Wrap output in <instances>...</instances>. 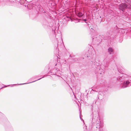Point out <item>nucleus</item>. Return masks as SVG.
I'll return each instance as SVG.
<instances>
[{
    "label": "nucleus",
    "mask_w": 131,
    "mask_h": 131,
    "mask_svg": "<svg viewBox=\"0 0 131 131\" xmlns=\"http://www.w3.org/2000/svg\"><path fill=\"white\" fill-rule=\"evenodd\" d=\"M83 129L84 130V131H87V126L85 125V126L84 127Z\"/></svg>",
    "instance_id": "16"
},
{
    "label": "nucleus",
    "mask_w": 131,
    "mask_h": 131,
    "mask_svg": "<svg viewBox=\"0 0 131 131\" xmlns=\"http://www.w3.org/2000/svg\"><path fill=\"white\" fill-rule=\"evenodd\" d=\"M55 85H55V84H54V86H55Z\"/></svg>",
    "instance_id": "34"
},
{
    "label": "nucleus",
    "mask_w": 131,
    "mask_h": 131,
    "mask_svg": "<svg viewBox=\"0 0 131 131\" xmlns=\"http://www.w3.org/2000/svg\"><path fill=\"white\" fill-rule=\"evenodd\" d=\"M26 0H20L19 2L20 3L21 2H22V3H24L25 1H26Z\"/></svg>",
    "instance_id": "18"
},
{
    "label": "nucleus",
    "mask_w": 131,
    "mask_h": 131,
    "mask_svg": "<svg viewBox=\"0 0 131 131\" xmlns=\"http://www.w3.org/2000/svg\"><path fill=\"white\" fill-rule=\"evenodd\" d=\"M44 13H45V11H44Z\"/></svg>",
    "instance_id": "33"
},
{
    "label": "nucleus",
    "mask_w": 131,
    "mask_h": 131,
    "mask_svg": "<svg viewBox=\"0 0 131 131\" xmlns=\"http://www.w3.org/2000/svg\"><path fill=\"white\" fill-rule=\"evenodd\" d=\"M16 85V84H13L10 85L11 87H13L14 86H15ZM9 85H5L4 87H8V86H9Z\"/></svg>",
    "instance_id": "15"
},
{
    "label": "nucleus",
    "mask_w": 131,
    "mask_h": 131,
    "mask_svg": "<svg viewBox=\"0 0 131 131\" xmlns=\"http://www.w3.org/2000/svg\"><path fill=\"white\" fill-rule=\"evenodd\" d=\"M85 57L87 56V57H90L91 58H92V56L91 54H89V55H88V54L87 55H85Z\"/></svg>",
    "instance_id": "17"
},
{
    "label": "nucleus",
    "mask_w": 131,
    "mask_h": 131,
    "mask_svg": "<svg viewBox=\"0 0 131 131\" xmlns=\"http://www.w3.org/2000/svg\"><path fill=\"white\" fill-rule=\"evenodd\" d=\"M117 71L116 73L115 78L119 82H122L125 79V77L123 75V70L121 69L117 68Z\"/></svg>",
    "instance_id": "2"
},
{
    "label": "nucleus",
    "mask_w": 131,
    "mask_h": 131,
    "mask_svg": "<svg viewBox=\"0 0 131 131\" xmlns=\"http://www.w3.org/2000/svg\"><path fill=\"white\" fill-rule=\"evenodd\" d=\"M118 9L123 12H125L126 10L127 12L131 11V6L125 4H121L118 6Z\"/></svg>",
    "instance_id": "3"
},
{
    "label": "nucleus",
    "mask_w": 131,
    "mask_h": 131,
    "mask_svg": "<svg viewBox=\"0 0 131 131\" xmlns=\"http://www.w3.org/2000/svg\"><path fill=\"white\" fill-rule=\"evenodd\" d=\"M46 76V75H44L42 77H41V78L39 79H37V80H36L35 81H32V82H30L27 83H24L19 84H18V85H24V84H28L31 83H33V82H36V81H38V80H40L41 79L44 78Z\"/></svg>",
    "instance_id": "12"
},
{
    "label": "nucleus",
    "mask_w": 131,
    "mask_h": 131,
    "mask_svg": "<svg viewBox=\"0 0 131 131\" xmlns=\"http://www.w3.org/2000/svg\"><path fill=\"white\" fill-rule=\"evenodd\" d=\"M96 102V101L95 100L91 105V110L92 112L90 116V120L92 121L91 128L92 130L95 131H103V125L101 124L100 119H97V113L94 110V106Z\"/></svg>",
    "instance_id": "1"
},
{
    "label": "nucleus",
    "mask_w": 131,
    "mask_h": 131,
    "mask_svg": "<svg viewBox=\"0 0 131 131\" xmlns=\"http://www.w3.org/2000/svg\"><path fill=\"white\" fill-rule=\"evenodd\" d=\"M108 52L110 54H113L114 53V50L112 47H109L108 49Z\"/></svg>",
    "instance_id": "10"
},
{
    "label": "nucleus",
    "mask_w": 131,
    "mask_h": 131,
    "mask_svg": "<svg viewBox=\"0 0 131 131\" xmlns=\"http://www.w3.org/2000/svg\"><path fill=\"white\" fill-rule=\"evenodd\" d=\"M111 32V31H109V32H107V34L108 35V34L109 35H110V33Z\"/></svg>",
    "instance_id": "22"
},
{
    "label": "nucleus",
    "mask_w": 131,
    "mask_h": 131,
    "mask_svg": "<svg viewBox=\"0 0 131 131\" xmlns=\"http://www.w3.org/2000/svg\"><path fill=\"white\" fill-rule=\"evenodd\" d=\"M4 115L2 113L0 112V117H1L2 116H3Z\"/></svg>",
    "instance_id": "20"
},
{
    "label": "nucleus",
    "mask_w": 131,
    "mask_h": 131,
    "mask_svg": "<svg viewBox=\"0 0 131 131\" xmlns=\"http://www.w3.org/2000/svg\"><path fill=\"white\" fill-rule=\"evenodd\" d=\"M47 15H49V17L50 18V17H51V16H50V15H49V13H48Z\"/></svg>",
    "instance_id": "23"
},
{
    "label": "nucleus",
    "mask_w": 131,
    "mask_h": 131,
    "mask_svg": "<svg viewBox=\"0 0 131 131\" xmlns=\"http://www.w3.org/2000/svg\"><path fill=\"white\" fill-rule=\"evenodd\" d=\"M100 18H101V16H100Z\"/></svg>",
    "instance_id": "31"
},
{
    "label": "nucleus",
    "mask_w": 131,
    "mask_h": 131,
    "mask_svg": "<svg viewBox=\"0 0 131 131\" xmlns=\"http://www.w3.org/2000/svg\"><path fill=\"white\" fill-rule=\"evenodd\" d=\"M74 96L75 97V95H74Z\"/></svg>",
    "instance_id": "32"
},
{
    "label": "nucleus",
    "mask_w": 131,
    "mask_h": 131,
    "mask_svg": "<svg viewBox=\"0 0 131 131\" xmlns=\"http://www.w3.org/2000/svg\"><path fill=\"white\" fill-rule=\"evenodd\" d=\"M69 16H68V18H69Z\"/></svg>",
    "instance_id": "28"
},
{
    "label": "nucleus",
    "mask_w": 131,
    "mask_h": 131,
    "mask_svg": "<svg viewBox=\"0 0 131 131\" xmlns=\"http://www.w3.org/2000/svg\"><path fill=\"white\" fill-rule=\"evenodd\" d=\"M40 9H41V8H40Z\"/></svg>",
    "instance_id": "27"
},
{
    "label": "nucleus",
    "mask_w": 131,
    "mask_h": 131,
    "mask_svg": "<svg viewBox=\"0 0 131 131\" xmlns=\"http://www.w3.org/2000/svg\"><path fill=\"white\" fill-rule=\"evenodd\" d=\"M115 28H116L117 31H118L117 33V35L115 36V37L118 38L122 37L123 34L125 33L124 30L123 29L119 28L116 26H115Z\"/></svg>",
    "instance_id": "5"
},
{
    "label": "nucleus",
    "mask_w": 131,
    "mask_h": 131,
    "mask_svg": "<svg viewBox=\"0 0 131 131\" xmlns=\"http://www.w3.org/2000/svg\"><path fill=\"white\" fill-rule=\"evenodd\" d=\"M113 37L108 36L107 38V40L108 43L111 44V42L113 41Z\"/></svg>",
    "instance_id": "11"
},
{
    "label": "nucleus",
    "mask_w": 131,
    "mask_h": 131,
    "mask_svg": "<svg viewBox=\"0 0 131 131\" xmlns=\"http://www.w3.org/2000/svg\"><path fill=\"white\" fill-rule=\"evenodd\" d=\"M91 62H92L93 64H94V68H95V73H98L100 74H102V70H103L101 68L100 65H99V64L98 63L96 62L95 60H94V62L93 61Z\"/></svg>",
    "instance_id": "4"
},
{
    "label": "nucleus",
    "mask_w": 131,
    "mask_h": 131,
    "mask_svg": "<svg viewBox=\"0 0 131 131\" xmlns=\"http://www.w3.org/2000/svg\"><path fill=\"white\" fill-rule=\"evenodd\" d=\"M74 56V55H73L72 56H71V55H70V57L71 58H73Z\"/></svg>",
    "instance_id": "21"
},
{
    "label": "nucleus",
    "mask_w": 131,
    "mask_h": 131,
    "mask_svg": "<svg viewBox=\"0 0 131 131\" xmlns=\"http://www.w3.org/2000/svg\"><path fill=\"white\" fill-rule=\"evenodd\" d=\"M80 119L81 120H82L83 121H84V120H83V119L82 118H81L80 116Z\"/></svg>",
    "instance_id": "24"
},
{
    "label": "nucleus",
    "mask_w": 131,
    "mask_h": 131,
    "mask_svg": "<svg viewBox=\"0 0 131 131\" xmlns=\"http://www.w3.org/2000/svg\"><path fill=\"white\" fill-rule=\"evenodd\" d=\"M103 93L101 91H99L98 95V96L97 98V99H99L100 100H102L103 99Z\"/></svg>",
    "instance_id": "9"
},
{
    "label": "nucleus",
    "mask_w": 131,
    "mask_h": 131,
    "mask_svg": "<svg viewBox=\"0 0 131 131\" xmlns=\"http://www.w3.org/2000/svg\"><path fill=\"white\" fill-rule=\"evenodd\" d=\"M130 83V82L128 80L125 81L123 83H121L122 85L121 87L122 88H124L127 87Z\"/></svg>",
    "instance_id": "8"
},
{
    "label": "nucleus",
    "mask_w": 131,
    "mask_h": 131,
    "mask_svg": "<svg viewBox=\"0 0 131 131\" xmlns=\"http://www.w3.org/2000/svg\"><path fill=\"white\" fill-rule=\"evenodd\" d=\"M83 20L84 21V22L86 24H88V22H87V19H83Z\"/></svg>",
    "instance_id": "19"
},
{
    "label": "nucleus",
    "mask_w": 131,
    "mask_h": 131,
    "mask_svg": "<svg viewBox=\"0 0 131 131\" xmlns=\"http://www.w3.org/2000/svg\"><path fill=\"white\" fill-rule=\"evenodd\" d=\"M92 91L91 92V93H94V92H97L100 91L99 89L97 88H95V87H93L92 88Z\"/></svg>",
    "instance_id": "13"
},
{
    "label": "nucleus",
    "mask_w": 131,
    "mask_h": 131,
    "mask_svg": "<svg viewBox=\"0 0 131 131\" xmlns=\"http://www.w3.org/2000/svg\"><path fill=\"white\" fill-rule=\"evenodd\" d=\"M110 57L108 55H106L105 56V58L103 61L104 66L105 67H108L110 61Z\"/></svg>",
    "instance_id": "6"
},
{
    "label": "nucleus",
    "mask_w": 131,
    "mask_h": 131,
    "mask_svg": "<svg viewBox=\"0 0 131 131\" xmlns=\"http://www.w3.org/2000/svg\"><path fill=\"white\" fill-rule=\"evenodd\" d=\"M78 15L80 17H82L83 16V14L82 13L80 12H78Z\"/></svg>",
    "instance_id": "14"
},
{
    "label": "nucleus",
    "mask_w": 131,
    "mask_h": 131,
    "mask_svg": "<svg viewBox=\"0 0 131 131\" xmlns=\"http://www.w3.org/2000/svg\"><path fill=\"white\" fill-rule=\"evenodd\" d=\"M43 27L46 28L49 27H51L52 25L50 23H49L47 20L45 19H43L41 21Z\"/></svg>",
    "instance_id": "7"
},
{
    "label": "nucleus",
    "mask_w": 131,
    "mask_h": 131,
    "mask_svg": "<svg viewBox=\"0 0 131 131\" xmlns=\"http://www.w3.org/2000/svg\"><path fill=\"white\" fill-rule=\"evenodd\" d=\"M122 40H119V42H120V43H121L122 42Z\"/></svg>",
    "instance_id": "26"
},
{
    "label": "nucleus",
    "mask_w": 131,
    "mask_h": 131,
    "mask_svg": "<svg viewBox=\"0 0 131 131\" xmlns=\"http://www.w3.org/2000/svg\"><path fill=\"white\" fill-rule=\"evenodd\" d=\"M43 9L42 8H41V11L43 12Z\"/></svg>",
    "instance_id": "25"
},
{
    "label": "nucleus",
    "mask_w": 131,
    "mask_h": 131,
    "mask_svg": "<svg viewBox=\"0 0 131 131\" xmlns=\"http://www.w3.org/2000/svg\"><path fill=\"white\" fill-rule=\"evenodd\" d=\"M58 44H57V47L58 46Z\"/></svg>",
    "instance_id": "30"
},
{
    "label": "nucleus",
    "mask_w": 131,
    "mask_h": 131,
    "mask_svg": "<svg viewBox=\"0 0 131 131\" xmlns=\"http://www.w3.org/2000/svg\"><path fill=\"white\" fill-rule=\"evenodd\" d=\"M56 49H57V48H56Z\"/></svg>",
    "instance_id": "29"
}]
</instances>
